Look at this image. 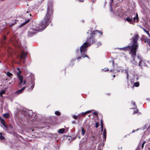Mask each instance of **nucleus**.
<instances>
[{
	"instance_id": "nucleus-1",
	"label": "nucleus",
	"mask_w": 150,
	"mask_h": 150,
	"mask_svg": "<svg viewBox=\"0 0 150 150\" xmlns=\"http://www.w3.org/2000/svg\"><path fill=\"white\" fill-rule=\"evenodd\" d=\"M53 11L52 6L51 5L48 6L43 21L40 23V25L36 27L37 31L38 32L42 31L50 23L53 17Z\"/></svg>"
},
{
	"instance_id": "nucleus-2",
	"label": "nucleus",
	"mask_w": 150,
	"mask_h": 150,
	"mask_svg": "<svg viewBox=\"0 0 150 150\" xmlns=\"http://www.w3.org/2000/svg\"><path fill=\"white\" fill-rule=\"evenodd\" d=\"M95 42V40L94 38H88L86 41L80 47L79 50L80 54L82 57L83 58L87 57L89 59V57L86 55L87 47L92 44H93Z\"/></svg>"
},
{
	"instance_id": "nucleus-3",
	"label": "nucleus",
	"mask_w": 150,
	"mask_h": 150,
	"mask_svg": "<svg viewBox=\"0 0 150 150\" xmlns=\"http://www.w3.org/2000/svg\"><path fill=\"white\" fill-rule=\"evenodd\" d=\"M138 38H133L129 46L131 50V55L134 60L135 57L136 56V52L139 47V44L137 42Z\"/></svg>"
},
{
	"instance_id": "nucleus-4",
	"label": "nucleus",
	"mask_w": 150,
	"mask_h": 150,
	"mask_svg": "<svg viewBox=\"0 0 150 150\" xmlns=\"http://www.w3.org/2000/svg\"><path fill=\"white\" fill-rule=\"evenodd\" d=\"M133 61L132 62L135 64H136L137 62H139V66L142 67L144 65V61L142 60L141 57L139 55L137 57H135V60H134L133 59Z\"/></svg>"
},
{
	"instance_id": "nucleus-5",
	"label": "nucleus",
	"mask_w": 150,
	"mask_h": 150,
	"mask_svg": "<svg viewBox=\"0 0 150 150\" xmlns=\"http://www.w3.org/2000/svg\"><path fill=\"white\" fill-rule=\"evenodd\" d=\"M103 33L97 30H94L90 33V37L93 38L96 37H100L102 35Z\"/></svg>"
},
{
	"instance_id": "nucleus-6",
	"label": "nucleus",
	"mask_w": 150,
	"mask_h": 150,
	"mask_svg": "<svg viewBox=\"0 0 150 150\" xmlns=\"http://www.w3.org/2000/svg\"><path fill=\"white\" fill-rule=\"evenodd\" d=\"M13 40L14 44L15 46L18 48L23 50V49L22 47V43L20 42L19 39L18 38H14Z\"/></svg>"
},
{
	"instance_id": "nucleus-7",
	"label": "nucleus",
	"mask_w": 150,
	"mask_h": 150,
	"mask_svg": "<svg viewBox=\"0 0 150 150\" xmlns=\"http://www.w3.org/2000/svg\"><path fill=\"white\" fill-rule=\"evenodd\" d=\"M28 79L29 82H31V84H32L31 86L30 87V88L33 89L34 88L35 85V83L34 82L35 78L34 75L33 74L30 75L28 77Z\"/></svg>"
},
{
	"instance_id": "nucleus-8",
	"label": "nucleus",
	"mask_w": 150,
	"mask_h": 150,
	"mask_svg": "<svg viewBox=\"0 0 150 150\" xmlns=\"http://www.w3.org/2000/svg\"><path fill=\"white\" fill-rule=\"evenodd\" d=\"M19 79V86H23L24 85L26 81H24L23 83V77L21 75H19L18 76H17Z\"/></svg>"
},
{
	"instance_id": "nucleus-9",
	"label": "nucleus",
	"mask_w": 150,
	"mask_h": 150,
	"mask_svg": "<svg viewBox=\"0 0 150 150\" xmlns=\"http://www.w3.org/2000/svg\"><path fill=\"white\" fill-rule=\"evenodd\" d=\"M122 50L125 51H128L129 52V53L131 55L130 51L131 50L129 46L122 47Z\"/></svg>"
},
{
	"instance_id": "nucleus-10",
	"label": "nucleus",
	"mask_w": 150,
	"mask_h": 150,
	"mask_svg": "<svg viewBox=\"0 0 150 150\" xmlns=\"http://www.w3.org/2000/svg\"><path fill=\"white\" fill-rule=\"evenodd\" d=\"M27 55V53L24 52H22L21 53L20 59H21L25 58Z\"/></svg>"
},
{
	"instance_id": "nucleus-11",
	"label": "nucleus",
	"mask_w": 150,
	"mask_h": 150,
	"mask_svg": "<svg viewBox=\"0 0 150 150\" xmlns=\"http://www.w3.org/2000/svg\"><path fill=\"white\" fill-rule=\"evenodd\" d=\"M26 87H23L21 89H20L15 92V93L17 94H19L21 93L23 91L25 90V88Z\"/></svg>"
},
{
	"instance_id": "nucleus-12",
	"label": "nucleus",
	"mask_w": 150,
	"mask_h": 150,
	"mask_svg": "<svg viewBox=\"0 0 150 150\" xmlns=\"http://www.w3.org/2000/svg\"><path fill=\"white\" fill-rule=\"evenodd\" d=\"M103 141H105L106 136V132L105 129H104L103 134Z\"/></svg>"
},
{
	"instance_id": "nucleus-13",
	"label": "nucleus",
	"mask_w": 150,
	"mask_h": 150,
	"mask_svg": "<svg viewBox=\"0 0 150 150\" xmlns=\"http://www.w3.org/2000/svg\"><path fill=\"white\" fill-rule=\"evenodd\" d=\"M0 120L3 125L5 127H6V126L5 125V123L4 119L1 117H0Z\"/></svg>"
},
{
	"instance_id": "nucleus-14",
	"label": "nucleus",
	"mask_w": 150,
	"mask_h": 150,
	"mask_svg": "<svg viewBox=\"0 0 150 150\" xmlns=\"http://www.w3.org/2000/svg\"><path fill=\"white\" fill-rule=\"evenodd\" d=\"M133 18L134 20V21H135L136 20V21L137 22L139 21V18L138 16V15L137 13L136 14V16L135 17V16H133Z\"/></svg>"
},
{
	"instance_id": "nucleus-15",
	"label": "nucleus",
	"mask_w": 150,
	"mask_h": 150,
	"mask_svg": "<svg viewBox=\"0 0 150 150\" xmlns=\"http://www.w3.org/2000/svg\"><path fill=\"white\" fill-rule=\"evenodd\" d=\"M30 20L29 19H28L27 21H25V22H23V23L21 24L20 25V27H22L27 23H28L30 21Z\"/></svg>"
},
{
	"instance_id": "nucleus-16",
	"label": "nucleus",
	"mask_w": 150,
	"mask_h": 150,
	"mask_svg": "<svg viewBox=\"0 0 150 150\" xmlns=\"http://www.w3.org/2000/svg\"><path fill=\"white\" fill-rule=\"evenodd\" d=\"M65 129L64 128H62L59 129L58 131V132L60 134H63L64 133Z\"/></svg>"
},
{
	"instance_id": "nucleus-17",
	"label": "nucleus",
	"mask_w": 150,
	"mask_h": 150,
	"mask_svg": "<svg viewBox=\"0 0 150 150\" xmlns=\"http://www.w3.org/2000/svg\"><path fill=\"white\" fill-rule=\"evenodd\" d=\"M130 17H127L126 19L125 20L127 21L129 23H131V22L132 21V18H130Z\"/></svg>"
},
{
	"instance_id": "nucleus-18",
	"label": "nucleus",
	"mask_w": 150,
	"mask_h": 150,
	"mask_svg": "<svg viewBox=\"0 0 150 150\" xmlns=\"http://www.w3.org/2000/svg\"><path fill=\"white\" fill-rule=\"evenodd\" d=\"M91 112V110H88V111H87L86 112H85L84 113L82 112L80 114V115H81L82 116H83V115H86L87 113H90Z\"/></svg>"
},
{
	"instance_id": "nucleus-19",
	"label": "nucleus",
	"mask_w": 150,
	"mask_h": 150,
	"mask_svg": "<svg viewBox=\"0 0 150 150\" xmlns=\"http://www.w3.org/2000/svg\"><path fill=\"white\" fill-rule=\"evenodd\" d=\"M6 75L8 77H10L11 79L12 78L11 76L12 75V74L9 72H8L6 73Z\"/></svg>"
},
{
	"instance_id": "nucleus-20",
	"label": "nucleus",
	"mask_w": 150,
	"mask_h": 150,
	"mask_svg": "<svg viewBox=\"0 0 150 150\" xmlns=\"http://www.w3.org/2000/svg\"><path fill=\"white\" fill-rule=\"evenodd\" d=\"M125 73L127 75V77H126L127 78V80H128L129 76V74H128V70L127 69H126L125 70Z\"/></svg>"
},
{
	"instance_id": "nucleus-21",
	"label": "nucleus",
	"mask_w": 150,
	"mask_h": 150,
	"mask_svg": "<svg viewBox=\"0 0 150 150\" xmlns=\"http://www.w3.org/2000/svg\"><path fill=\"white\" fill-rule=\"evenodd\" d=\"M3 116L4 118H7L9 117V114L8 113H6L3 115Z\"/></svg>"
},
{
	"instance_id": "nucleus-22",
	"label": "nucleus",
	"mask_w": 150,
	"mask_h": 150,
	"mask_svg": "<svg viewBox=\"0 0 150 150\" xmlns=\"http://www.w3.org/2000/svg\"><path fill=\"white\" fill-rule=\"evenodd\" d=\"M141 28L143 29V30L145 32H146L148 35H150L149 32L148 31H147L145 28H143L142 27H141Z\"/></svg>"
},
{
	"instance_id": "nucleus-23",
	"label": "nucleus",
	"mask_w": 150,
	"mask_h": 150,
	"mask_svg": "<svg viewBox=\"0 0 150 150\" xmlns=\"http://www.w3.org/2000/svg\"><path fill=\"white\" fill-rule=\"evenodd\" d=\"M81 132H82V135L83 136H84L85 134V130H84V129L83 127H81Z\"/></svg>"
},
{
	"instance_id": "nucleus-24",
	"label": "nucleus",
	"mask_w": 150,
	"mask_h": 150,
	"mask_svg": "<svg viewBox=\"0 0 150 150\" xmlns=\"http://www.w3.org/2000/svg\"><path fill=\"white\" fill-rule=\"evenodd\" d=\"M139 83L138 82H135L134 84V86L136 87H138L139 86Z\"/></svg>"
},
{
	"instance_id": "nucleus-25",
	"label": "nucleus",
	"mask_w": 150,
	"mask_h": 150,
	"mask_svg": "<svg viewBox=\"0 0 150 150\" xmlns=\"http://www.w3.org/2000/svg\"><path fill=\"white\" fill-rule=\"evenodd\" d=\"M0 139L1 140H2L3 139H5L4 137L2 136V133H0Z\"/></svg>"
},
{
	"instance_id": "nucleus-26",
	"label": "nucleus",
	"mask_w": 150,
	"mask_h": 150,
	"mask_svg": "<svg viewBox=\"0 0 150 150\" xmlns=\"http://www.w3.org/2000/svg\"><path fill=\"white\" fill-rule=\"evenodd\" d=\"M100 123H101V127L102 129H103V121L102 120H101L100 121Z\"/></svg>"
},
{
	"instance_id": "nucleus-27",
	"label": "nucleus",
	"mask_w": 150,
	"mask_h": 150,
	"mask_svg": "<svg viewBox=\"0 0 150 150\" xmlns=\"http://www.w3.org/2000/svg\"><path fill=\"white\" fill-rule=\"evenodd\" d=\"M135 16V13H133L132 15L131 16L130 15L129 16H128V17H130V18H133V16Z\"/></svg>"
},
{
	"instance_id": "nucleus-28",
	"label": "nucleus",
	"mask_w": 150,
	"mask_h": 150,
	"mask_svg": "<svg viewBox=\"0 0 150 150\" xmlns=\"http://www.w3.org/2000/svg\"><path fill=\"white\" fill-rule=\"evenodd\" d=\"M55 114L57 115H60V113L58 111H56L55 112Z\"/></svg>"
},
{
	"instance_id": "nucleus-29",
	"label": "nucleus",
	"mask_w": 150,
	"mask_h": 150,
	"mask_svg": "<svg viewBox=\"0 0 150 150\" xmlns=\"http://www.w3.org/2000/svg\"><path fill=\"white\" fill-rule=\"evenodd\" d=\"M132 104L134 106V108L133 109L136 108L137 107V106L135 104V102H132Z\"/></svg>"
},
{
	"instance_id": "nucleus-30",
	"label": "nucleus",
	"mask_w": 150,
	"mask_h": 150,
	"mask_svg": "<svg viewBox=\"0 0 150 150\" xmlns=\"http://www.w3.org/2000/svg\"><path fill=\"white\" fill-rule=\"evenodd\" d=\"M91 139L93 141L96 140L95 137L94 136H92L91 137Z\"/></svg>"
},
{
	"instance_id": "nucleus-31",
	"label": "nucleus",
	"mask_w": 150,
	"mask_h": 150,
	"mask_svg": "<svg viewBox=\"0 0 150 150\" xmlns=\"http://www.w3.org/2000/svg\"><path fill=\"white\" fill-rule=\"evenodd\" d=\"M76 53L77 55H79V51L78 49L76 50Z\"/></svg>"
},
{
	"instance_id": "nucleus-32",
	"label": "nucleus",
	"mask_w": 150,
	"mask_h": 150,
	"mask_svg": "<svg viewBox=\"0 0 150 150\" xmlns=\"http://www.w3.org/2000/svg\"><path fill=\"white\" fill-rule=\"evenodd\" d=\"M99 126V124L98 122H96L95 124V127L96 128H98Z\"/></svg>"
},
{
	"instance_id": "nucleus-33",
	"label": "nucleus",
	"mask_w": 150,
	"mask_h": 150,
	"mask_svg": "<svg viewBox=\"0 0 150 150\" xmlns=\"http://www.w3.org/2000/svg\"><path fill=\"white\" fill-rule=\"evenodd\" d=\"M21 71L20 70L18 71V72H17V76H18L19 75H21L20 74H21Z\"/></svg>"
},
{
	"instance_id": "nucleus-34",
	"label": "nucleus",
	"mask_w": 150,
	"mask_h": 150,
	"mask_svg": "<svg viewBox=\"0 0 150 150\" xmlns=\"http://www.w3.org/2000/svg\"><path fill=\"white\" fill-rule=\"evenodd\" d=\"M5 93V91L4 90H2L0 92V95H1L2 94H3L4 93Z\"/></svg>"
},
{
	"instance_id": "nucleus-35",
	"label": "nucleus",
	"mask_w": 150,
	"mask_h": 150,
	"mask_svg": "<svg viewBox=\"0 0 150 150\" xmlns=\"http://www.w3.org/2000/svg\"><path fill=\"white\" fill-rule=\"evenodd\" d=\"M73 117L75 119H77L78 116L76 115H73Z\"/></svg>"
},
{
	"instance_id": "nucleus-36",
	"label": "nucleus",
	"mask_w": 150,
	"mask_h": 150,
	"mask_svg": "<svg viewBox=\"0 0 150 150\" xmlns=\"http://www.w3.org/2000/svg\"><path fill=\"white\" fill-rule=\"evenodd\" d=\"M146 142L145 141H144L143 143L142 144V148H143L144 146V144H145Z\"/></svg>"
},
{
	"instance_id": "nucleus-37",
	"label": "nucleus",
	"mask_w": 150,
	"mask_h": 150,
	"mask_svg": "<svg viewBox=\"0 0 150 150\" xmlns=\"http://www.w3.org/2000/svg\"><path fill=\"white\" fill-rule=\"evenodd\" d=\"M138 110L137 109L136 110H135V111H134V112H133V114H136V113H137L138 112Z\"/></svg>"
},
{
	"instance_id": "nucleus-38",
	"label": "nucleus",
	"mask_w": 150,
	"mask_h": 150,
	"mask_svg": "<svg viewBox=\"0 0 150 150\" xmlns=\"http://www.w3.org/2000/svg\"><path fill=\"white\" fill-rule=\"evenodd\" d=\"M97 45L98 46H100L102 44L100 42H98L97 43Z\"/></svg>"
},
{
	"instance_id": "nucleus-39",
	"label": "nucleus",
	"mask_w": 150,
	"mask_h": 150,
	"mask_svg": "<svg viewBox=\"0 0 150 150\" xmlns=\"http://www.w3.org/2000/svg\"><path fill=\"white\" fill-rule=\"evenodd\" d=\"M103 70L105 71H108L109 70L107 68H105L104 69H103Z\"/></svg>"
},
{
	"instance_id": "nucleus-40",
	"label": "nucleus",
	"mask_w": 150,
	"mask_h": 150,
	"mask_svg": "<svg viewBox=\"0 0 150 150\" xmlns=\"http://www.w3.org/2000/svg\"><path fill=\"white\" fill-rule=\"evenodd\" d=\"M139 35L138 34H137L135 35L134 38H138Z\"/></svg>"
},
{
	"instance_id": "nucleus-41",
	"label": "nucleus",
	"mask_w": 150,
	"mask_h": 150,
	"mask_svg": "<svg viewBox=\"0 0 150 150\" xmlns=\"http://www.w3.org/2000/svg\"><path fill=\"white\" fill-rule=\"evenodd\" d=\"M93 114L95 115H98V114L97 112H93Z\"/></svg>"
},
{
	"instance_id": "nucleus-42",
	"label": "nucleus",
	"mask_w": 150,
	"mask_h": 150,
	"mask_svg": "<svg viewBox=\"0 0 150 150\" xmlns=\"http://www.w3.org/2000/svg\"><path fill=\"white\" fill-rule=\"evenodd\" d=\"M81 59V57H78L77 58V59L78 60H79L80 59Z\"/></svg>"
},
{
	"instance_id": "nucleus-43",
	"label": "nucleus",
	"mask_w": 150,
	"mask_h": 150,
	"mask_svg": "<svg viewBox=\"0 0 150 150\" xmlns=\"http://www.w3.org/2000/svg\"><path fill=\"white\" fill-rule=\"evenodd\" d=\"M109 62L110 63L111 62L113 66V64H114V62H113V61H110Z\"/></svg>"
},
{
	"instance_id": "nucleus-44",
	"label": "nucleus",
	"mask_w": 150,
	"mask_h": 150,
	"mask_svg": "<svg viewBox=\"0 0 150 150\" xmlns=\"http://www.w3.org/2000/svg\"><path fill=\"white\" fill-rule=\"evenodd\" d=\"M91 32V31L90 30H88V32L87 33H89V32Z\"/></svg>"
},
{
	"instance_id": "nucleus-45",
	"label": "nucleus",
	"mask_w": 150,
	"mask_h": 150,
	"mask_svg": "<svg viewBox=\"0 0 150 150\" xmlns=\"http://www.w3.org/2000/svg\"><path fill=\"white\" fill-rule=\"evenodd\" d=\"M118 49L120 50H122V48H119Z\"/></svg>"
},
{
	"instance_id": "nucleus-46",
	"label": "nucleus",
	"mask_w": 150,
	"mask_h": 150,
	"mask_svg": "<svg viewBox=\"0 0 150 150\" xmlns=\"http://www.w3.org/2000/svg\"><path fill=\"white\" fill-rule=\"evenodd\" d=\"M136 80H137L138 79H139V78L138 77V76H137L136 78Z\"/></svg>"
},
{
	"instance_id": "nucleus-47",
	"label": "nucleus",
	"mask_w": 150,
	"mask_h": 150,
	"mask_svg": "<svg viewBox=\"0 0 150 150\" xmlns=\"http://www.w3.org/2000/svg\"><path fill=\"white\" fill-rule=\"evenodd\" d=\"M17 69L18 71H20V69L19 68H17Z\"/></svg>"
},
{
	"instance_id": "nucleus-48",
	"label": "nucleus",
	"mask_w": 150,
	"mask_h": 150,
	"mask_svg": "<svg viewBox=\"0 0 150 150\" xmlns=\"http://www.w3.org/2000/svg\"><path fill=\"white\" fill-rule=\"evenodd\" d=\"M96 0H92V2L94 3V2Z\"/></svg>"
},
{
	"instance_id": "nucleus-49",
	"label": "nucleus",
	"mask_w": 150,
	"mask_h": 150,
	"mask_svg": "<svg viewBox=\"0 0 150 150\" xmlns=\"http://www.w3.org/2000/svg\"><path fill=\"white\" fill-rule=\"evenodd\" d=\"M35 32H33V33H32V34H35Z\"/></svg>"
},
{
	"instance_id": "nucleus-50",
	"label": "nucleus",
	"mask_w": 150,
	"mask_h": 150,
	"mask_svg": "<svg viewBox=\"0 0 150 150\" xmlns=\"http://www.w3.org/2000/svg\"><path fill=\"white\" fill-rule=\"evenodd\" d=\"M113 2V0H111V3H112Z\"/></svg>"
},
{
	"instance_id": "nucleus-51",
	"label": "nucleus",
	"mask_w": 150,
	"mask_h": 150,
	"mask_svg": "<svg viewBox=\"0 0 150 150\" xmlns=\"http://www.w3.org/2000/svg\"><path fill=\"white\" fill-rule=\"evenodd\" d=\"M148 129H150V126L148 127Z\"/></svg>"
},
{
	"instance_id": "nucleus-52",
	"label": "nucleus",
	"mask_w": 150,
	"mask_h": 150,
	"mask_svg": "<svg viewBox=\"0 0 150 150\" xmlns=\"http://www.w3.org/2000/svg\"><path fill=\"white\" fill-rule=\"evenodd\" d=\"M113 71V70H112V69L110 70V71Z\"/></svg>"
},
{
	"instance_id": "nucleus-53",
	"label": "nucleus",
	"mask_w": 150,
	"mask_h": 150,
	"mask_svg": "<svg viewBox=\"0 0 150 150\" xmlns=\"http://www.w3.org/2000/svg\"><path fill=\"white\" fill-rule=\"evenodd\" d=\"M30 16H31V14H30Z\"/></svg>"
},
{
	"instance_id": "nucleus-54",
	"label": "nucleus",
	"mask_w": 150,
	"mask_h": 150,
	"mask_svg": "<svg viewBox=\"0 0 150 150\" xmlns=\"http://www.w3.org/2000/svg\"><path fill=\"white\" fill-rule=\"evenodd\" d=\"M3 38H6L5 36H4Z\"/></svg>"
},
{
	"instance_id": "nucleus-55",
	"label": "nucleus",
	"mask_w": 150,
	"mask_h": 150,
	"mask_svg": "<svg viewBox=\"0 0 150 150\" xmlns=\"http://www.w3.org/2000/svg\"><path fill=\"white\" fill-rule=\"evenodd\" d=\"M113 77H115V75H113Z\"/></svg>"
},
{
	"instance_id": "nucleus-56",
	"label": "nucleus",
	"mask_w": 150,
	"mask_h": 150,
	"mask_svg": "<svg viewBox=\"0 0 150 150\" xmlns=\"http://www.w3.org/2000/svg\"><path fill=\"white\" fill-rule=\"evenodd\" d=\"M134 132V131H133L132 132Z\"/></svg>"
},
{
	"instance_id": "nucleus-57",
	"label": "nucleus",
	"mask_w": 150,
	"mask_h": 150,
	"mask_svg": "<svg viewBox=\"0 0 150 150\" xmlns=\"http://www.w3.org/2000/svg\"><path fill=\"white\" fill-rule=\"evenodd\" d=\"M28 13V11H27L26 12V13Z\"/></svg>"
},
{
	"instance_id": "nucleus-58",
	"label": "nucleus",
	"mask_w": 150,
	"mask_h": 150,
	"mask_svg": "<svg viewBox=\"0 0 150 150\" xmlns=\"http://www.w3.org/2000/svg\"><path fill=\"white\" fill-rule=\"evenodd\" d=\"M4 40H5V39H6V38H4Z\"/></svg>"
},
{
	"instance_id": "nucleus-59",
	"label": "nucleus",
	"mask_w": 150,
	"mask_h": 150,
	"mask_svg": "<svg viewBox=\"0 0 150 150\" xmlns=\"http://www.w3.org/2000/svg\"><path fill=\"white\" fill-rule=\"evenodd\" d=\"M149 22H150V20H149Z\"/></svg>"
}]
</instances>
